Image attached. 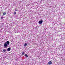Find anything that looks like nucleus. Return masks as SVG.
I'll return each mask as SVG.
<instances>
[{"instance_id": "obj_8", "label": "nucleus", "mask_w": 65, "mask_h": 65, "mask_svg": "<svg viewBox=\"0 0 65 65\" xmlns=\"http://www.w3.org/2000/svg\"><path fill=\"white\" fill-rule=\"evenodd\" d=\"M25 56H26V58H27V57H28V55H27V54H25Z\"/></svg>"}, {"instance_id": "obj_7", "label": "nucleus", "mask_w": 65, "mask_h": 65, "mask_svg": "<svg viewBox=\"0 0 65 65\" xmlns=\"http://www.w3.org/2000/svg\"><path fill=\"white\" fill-rule=\"evenodd\" d=\"M27 44L26 43H25V44L24 45V46L25 47H26V46H27Z\"/></svg>"}, {"instance_id": "obj_4", "label": "nucleus", "mask_w": 65, "mask_h": 65, "mask_svg": "<svg viewBox=\"0 0 65 65\" xmlns=\"http://www.w3.org/2000/svg\"><path fill=\"white\" fill-rule=\"evenodd\" d=\"M42 21L41 20L40 21H39V24H42Z\"/></svg>"}, {"instance_id": "obj_1", "label": "nucleus", "mask_w": 65, "mask_h": 65, "mask_svg": "<svg viewBox=\"0 0 65 65\" xmlns=\"http://www.w3.org/2000/svg\"><path fill=\"white\" fill-rule=\"evenodd\" d=\"M10 43L9 41H7L6 42V43H5L4 44V48H7V47H8V46L9 45Z\"/></svg>"}, {"instance_id": "obj_6", "label": "nucleus", "mask_w": 65, "mask_h": 65, "mask_svg": "<svg viewBox=\"0 0 65 65\" xmlns=\"http://www.w3.org/2000/svg\"><path fill=\"white\" fill-rule=\"evenodd\" d=\"M3 15H5L6 14V12H4L3 13Z\"/></svg>"}, {"instance_id": "obj_11", "label": "nucleus", "mask_w": 65, "mask_h": 65, "mask_svg": "<svg viewBox=\"0 0 65 65\" xmlns=\"http://www.w3.org/2000/svg\"><path fill=\"white\" fill-rule=\"evenodd\" d=\"M16 14V12H14V14Z\"/></svg>"}, {"instance_id": "obj_10", "label": "nucleus", "mask_w": 65, "mask_h": 65, "mask_svg": "<svg viewBox=\"0 0 65 65\" xmlns=\"http://www.w3.org/2000/svg\"><path fill=\"white\" fill-rule=\"evenodd\" d=\"M24 54H25V52H23L22 53V55H24Z\"/></svg>"}, {"instance_id": "obj_5", "label": "nucleus", "mask_w": 65, "mask_h": 65, "mask_svg": "<svg viewBox=\"0 0 65 65\" xmlns=\"http://www.w3.org/2000/svg\"><path fill=\"white\" fill-rule=\"evenodd\" d=\"M6 51V49H4L3 51V52H4V53H5V52Z\"/></svg>"}, {"instance_id": "obj_3", "label": "nucleus", "mask_w": 65, "mask_h": 65, "mask_svg": "<svg viewBox=\"0 0 65 65\" xmlns=\"http://www.w3.org/2000/svg\"><path fill=\"white\" fill-rule=\"evenodd\" d=\"M11 50V49H10V48L9 47L7 49V51H8V52H9V51H10Z\"/></svg>"}, {"instance_id": "obj_12", "label": "nucleus", "mask_w": 65, "mask_h": 65, "mask_svg": "<svg viewBox=\"0 0 65 65\" xmlns=\"http://www.w3.org/2000/svg\"><path fill=\"white\" fill-rule=\"evenodd\" d=\"M15 11H18V10H17V9H15Z\"/></svg>"}, {"instance_id": "obj_2", "label": "nucleus", "mask_w": 65, "mask_h": 65, "mask_svg": "<svg viewBox=\"0 0 65 65\" xmlns=\"http://www.w3.org/2000/svg\"><path fill=\"white\" fill-rule=\"evenodd\" d=\"M48 64L49 65H51L52 64V62L51 61H49L48 62Z\"/></svg>"}, {"instance_id": "obj_9", "label": "nucleus", "mask_w": 65, "mask_h": 65, "mask_svg": "<svg viewBox=\"0 0 65 65\" xmlns=\"http://www.w3.org/2000/svg\"><path fill=\"white\" fill-rule=\"evenodd\" d=\"M5 18V17H2L1 19H4V18Z\"/></svg>"}]
</instances>
